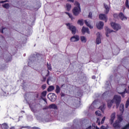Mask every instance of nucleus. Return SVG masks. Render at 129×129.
I'll return each mask as SVG.
<instances>
[{"label":"nucleus","mask_w":129,"mask_h":129,"mask_svg":"<svg viewBox=\"0 0 129 129\" xmlns=\"http://www.w3.org/2000/svg\"><path fill=\"white\" fill-rule=\"evenodd\" d=\"M60 96H61V97H64V96H65V94L61 93Z\"/></svg>","instance_id":"a18cd8bd"},{"label":"nucleus","mask_w":129,"mask_h":129,"mask_svg":"<svg viewBox=\"0 0 129 129\" xmlns=\"http://www.w3.org/2000/svg\"><path fill=\"white\" fill-rule=\"evenodd\" d=\"M47 68L48 70H51L52 68L51 67V65L47 63Z\"/></svg>","instance_id":"ea45409f"},{"label":"nucleus","mask_w":129,"mask_h":129,"mask_svg":"<svg viewBox=\"0 0 129 129\" xmlns=\"http://www.w3.org/2000/svg\"><path fill=\"white\" fill-rule=\"evenodd\" d=\"M88 18H92V13L91 12L89 13Z\"/></svg>","instance_id":"79ce46f5"},{"label":"nucleus","mask_w":129,"mask_h":129,"mask_svg":"<svg viewBox=\"0 0 129 129\" xmlns=\"http://www.w3.org/2000/svg\"><path fill=\"white\" fill-rule=\"evenodd\" d=\"M105 120V117H103V118L102 119V120L101 121V124H102L104 122Z\"/></svg>","instance_id":"a19ab883"},{"label":"nucleus","mask_w":129,"mask_h":129,"mask_svg":"<svg viewBox=\"0 0 129 129\" xmlns=\"http://www.w3.org/2000/svg\"><path fill=\"white\" fill-rule=\"evenodd\" d=\"M48 75H48V74H47V75H46V76H48Z\"/></svg>","instance_id":"13d9d810"},{"label":"nucleus","mask_w":129,"mask_h":129,"mask_svg":"<svg viewBox=\"0 0 129 129\" xmlns=\"http://www.w3.org/2000/svg\"><path fill=\"white\" fill-rule=\"evenodd\" d=\"M105 31L106 32V37H109V35H108V34H110V33H111L112 32H113V31L111 30L107 27H105Z\"/></svg>","instance_id":"dca6fc26"},{"label":"nucleus","mask_w":129,"mask_h":129,"mask_svg":"<svg viewBox=\"0 0 129 129\" xmlns=\"http://www.w3.org/2000/svg\"><path fill=\"white\" fill-rule=\"evenodd\" d=\"M114 118H115V112L112 113L111 115V118L110 119V122L111 124H112V123H113Z\"/></svg>","instance_id":"ddd939ff"},{"label":"nucleus","mask_w":129,"mask_h":129,"mask_svg":"<svg viewBox=\"0 0 129 129\" xmlns=\"http://www.w3.org/2000/svg\"><path fill=\"white\" fill-rule=\"evenodd\" d=\"M116 17H117V14H114V17L116 18Z\"/></svg>","instance_id":"5fc2aeb1"},{"label":"nucleus","mask_w":129,"mask_h":129,"mask_svg":"<svg viewBox=\"0 0 129 129\" xmlns=\"http://www.w3.org/2000/svg\"><path fill=\"white\" fill-rule=\"evenodd\" d=\"M108 126H107L106 127H105V126L104 125H102L101 126L100 128L97 127V126H96V129H108Z\"/></svg>","instance_id":"c85d7f7f"},{"label":"nucleus","mask_w":129,"mask_h":129,"mask_svg":"<svg viewBox=\"0 0 129 129\" xmlns=\"http://www.w3.org/2000/svg\"><path fill=\"white\" fill-rule=\"evenodd\" d=\"M75 7L74 9L73 10V13L74 16H78L80 12H81V9H80V4L78 2H75Z\"/></svg>","instance_id":"7ed1b4c3"},{"label":"nucleus","mask_w":129,"mask_h":129,"mask_svg":"<svg viewBox=\"0 0 129 129\" xmlns=\"http://www.w3.org/2000/svg\"><path fill=\"white\" fill-rule=\"evenodd\" d=\"M99 109L101 110L103 113H104V110L105 109V104L103 103L102 105L99 107Z\"/></svg>","instance_id":"f3484780"},{"label":"nucleus","mask_w":129,"mask_h":129,"mask_svg":"<svg viewBox=\"0 0 129 129\" xmlns=\"http://www.w3.org/2000/svg\"><path fill=\"white\" fill-rule=\"evenodd\" d=\"M119 17L120 19V20H121L122 21H126L127 18L125 16H124V15H123V14L122 13H121L119 14Z\"/></svg>","instance_id":"2eb2a0df"},{"label":"nucleus","mask_w":129,"mask_h":129,"mask_svg":"<svg viewBox=\"0 0 129 129\" xmlns=\"http://www.w3.org/2000/svg\"><path fill=\"white\" fill-rule=\"evenodd\" d=\"M99 19L100 20H102V21H105V22L107 21V17L104 14H100Z\"/></svg>","instance_id":"f8f14e48"},{"label":"nucleus","mask_w":129,"mask_h":129,"mask_svg":"<svg viewBox=\"0 0 129 129\" xmlns=\"http://www.w3.org/2000/svg\"><path fill=\"white\" fill-rule=\"evenodd\" d=\"M66 8H67V11H68L69 12V11H70V10H71V8H72V6L69 4H67Z\"/></svg>","instance_id":"bb28decb"},{"label":"nucleus","mask_w":129,"mask_h":129,"mask_svg":"<svg viewBox=\"0 0 129 129\" xmlns=\"http://www.w3.org/2000/svg\"><path fill=\"white\" fill-rule=\"evenodd\" d=\"M85 23L86 26H87V27H89L90 29H93V26L90 25V23H89V22H88L87 20H85Z\"/></svg>","instance_id":"a211bd4d"},{"label":"nucleus","mask_w":129,"mask_h":129,"mask_svg":"<svg viewBox=\"0 0 129 129\" xmlns=\"http://www.w3.org/2000/svg\"><path fill=\"white\" fill-rule=\"evenodd\" d=\"M78 24L80 25V26H83V20H78Z\"/></svg>","instance_id":"2f4dec72"},{"label":"nucleus","mask_w":129,"mask_h":129,"mask_svg":"<svg viewBox=\"0 0 129 129\" xmlns=\"http://www.w3.org/2000/svg\"><path fill=\"white\" fill-rule=\"evenodd\" d=\"M66 25L68 27H69L68 28L69 30L72 31V33L73 35H75V34H76V27L71 24H70L69 23L67 24Z\"/></svg>","instance_id":"0eeeda50"},{"label":"nucleus","mask_w":129,"mask_h":129,"mask_svg":"<svg viewBox=\"0 0 129 129\" xmlns=\"http://www.w3.org/2000/svg\"><path fill=\"white\" fill-rule=\"evenodd\" d=\"M97 123L98 124V125H100V119H99V118H97Z\"/></svg>","instance_id":"e433bc0d"},{"label":"nucleus","mask_w":129,"mask_h":129,"mask_svg":"<svg viewBox=\"0 0 129 129\" xmlns=\"http://www.w3.org/2000/svg\"><path fill=\"white\" fill-rule=\"evenodd\" d=\"M42 81H43V82L46 81V78L43 77V80H42Z\"/></svg>","instance_id":"de8ad7c7"},{"label":"nucleus","mask_w":129,"mask_h":129,"mask_svg":"<svg viewBox=\"0 0 129 129\" xmlns=\"http://www.w3.org/2000/svg\"><path fill=\"white\" fill-rule=\"evenodd\" d=\"M119 53V49L118 48H116L115 50H113V55H118V53Z\"/></svg>","instance_id":"5701e85b"},{"label":"nucleus","mask_w":129,"mask_h":129,"mask_svg":"<svg viewBox=\"0 0 129 129\" xmlns=\"http://www.w3.org/2000/svg\"><path fill=\"white\" fill-rule=\"evenodd\" d=\"M54 89H55V87H54L53 86H49L47 89V91L48 92H51V91H53Z\"/></svg>","instance_id":"412c9836"},{"label":"nucleus","mask_w":129,"mask_h":129,"mask_svg":"<svg viewBox=\"0 0 129 129\" xmlns=\"http://www.w3.org/2000/svg\"><path fill=\"white\" fill-rule=\"evenodd\" d=\"M95 114L97 116H101V112L99 110L96 111L95 112Z\"/></svg>","instance_id":"c756f323"},{"label":"nucleus","mask_w":129,"mask_h":129,"mask_svg":"<svg viewBox=\"0 0 129 129\" xmlns=\"http://www.w3.org/2000/svg\"><path fill=\"white\" fill-rule=\"evenodd\" d=\"M92 79H95V76H93V77H92Z\"/></svg>","instance_id":"6e6d98bb"},{"label":"nucleus","mask_w":129,"mask_h":129,"mask_svg":"<svg viewBox=\"0 0 129 129\" xmlns=\"http://www.w3.org/2000/svg\"><path fill=\"white\" fill-rule=\"evenodd\" d=\"M3 129H9V125L7 123H4L2 125Z\"/></svg>","instance_id":"a878e982"},{"label":"nucleus","mask_w":129,"mask_h":129,"mask_svg":"<svg viewBox=\"0 0 129 129\" xmlns=\"http://www.w3.org/2000/svg\"><path fill=\"white\" fill-rule=\"evenodd\" d=\"M47 97L49 100L52 102L56 101V99H57V96L54 93H49Z\"/></svg>","instance_id":"423d86ee"},{"label":"nucleus","mask_w":129,"mask_h":129,"mask_svg":"<svg viewBox=\"0 0 129 129\" xmlns=\"http://www.w3.org/2000/svg\"><path fill=\"white\" fill-rule=\"evenodd\" d=\"M120 102H121V97L119 95H115L111 100L108 101V108H111V106H112V104L115 103L116 108H118Z\"/></svg>","instance_id":"f257e3e1"},{"label":"nucleus","mask_w":129,"mask_h":129,"mask_svg":"<svg viewBox=\"0 0 129 129\" xmlns=\"http://www.w3.org/2000/svg\"><path fill=\"white\" fill-rule=\"evenodd\" d=\"M37 60L36 59V57H31L30 58V60H31L30 61H29L28 62V66H30L31 64H34V63H40V61H41V59H42V57H41V55H37ZM39 58V59H38Z\"/></svg>","instance_id":"20e7f679"},{"label":"nucleus","mask_w":129,"mask_h":129,"mask_svg":"<svg viewBox=\"0 0 129 129\" xmlns=\"http://www.w3.org/2000/svg\"><path fill=\"white\" fill-rule=\"evenodd\" d=\"M31 109L32 111H34V109H33V108H31Z\"/></svg>","instance_id":"4d7b16f0"},{"label":"nucleus","mask_w":129,"mask_h":129,"mask_svg":"<svg viewBox=\"0 0 129 129\" xmlns=\"http://www.w3.org/2000/svg\"><path fill=\"white\" fill-rule=\"evenodd\" d=\"M128 105H129L128 104H125V107H126V108H127V107H128Z\"/></svg>","instance_id":"864d4df0"},{"label":"nucleus","mask_w":129,"mask_h":129,"mask_svg":"<svg viewBox=\"0 0 129 129\" xmlns=\"http://www.w3.org/2000/svg\"><path fill=\"white\" fill-rule=\"evenodd\" d=\"M81 41L83 43H86V38L85 36H81Z\"/></svg>","instance_id":"cd10ccee"},{"label":"nucleus","mask_w":129,"mask_h":129,"mask_svg":"<svg viewBox=\"0 0 129 129\" xmlns=\"http://www.w3.org/2000/svg\"><path fill=\"white\" fill-rule=\"evenodd\" d=\"M82 32L83 33V34H85V33H87V34H90L89 29H88V28H85L84 27H83L82 29Z\"/></svg>","instance_id":"4468645a"},{"label":"nucleus","mask_w":129,"mask_h":129,"mask_svg":"<svg viewBox=\"0 0 129 129\" xmlns=\"http://www.w3.org/2000/svg\"><path fill=\"white\" fill-rule=\"evenodd\" d=\"M92 127L91 126H88V127L85 128V129H92Z\"/></svg>","instance_id":"c03bdc74"},{"label":"nucleus","mask_w":129,"mask_h":129,"mask_svg":"<svg viewBox=\"0 0 129 129\" xmlns=\"http://www.w3.org/2000/svg\"><path fill=\"white\" fill-rule=\"evenodd\" d=\"M104 8L105 9V13L106 14H108L109 12V7L108 6H107L106 4H104Z\"/></svg>","instance_id":"aec40b11"},{"label":"nucleus","mask_w":129,"mask_h":129,"mask_svg":"<svg viewBox=\"0 0 129 129\" xmlns=\"http://www.w3.org/2000/svg\"><path fill=\"white\" fill-rule=\"evenodd\" d=\"M66 14H67V15H68L69 17V18H70V19H71V20H73V16H72V15L70 13H68V12H66Z\"/></svg>","instance_id":"7c9ffc66"},{"label":"nucleus","mask_w":129,"mask_h":129,"mask_svg":"<svg viewBox=\"0 0 129 129\" xmlns=\"http://www.w3.org/2000/svg\"><path fill=\"white\" fill-rule=\"evenodd\" d=\"M126 104H129V98H128L127 100L126 101Z\"/></svg>","instance_id":"8fccbe9b"},{"label":"nucleus","mask_w":129,"mask_h":129,"mask_svg":"<svg viewBox=\"0 0 129 129\" xmlns=\"http://www.w3.org/2000/svg\"><path fill=\"white\" fill-rule=\"evenodd\" d=\"M93 62H94V63H98L99 61H98V59H97V58H95L93 59Z\"/></svg>","instance_id":"c9c22d12"},{"label":"nucleus","mask_w":129,"mask_h":129,"mask_svg":"<svg viewBox=\"0 0 129 129\" xmlns=\"http://www.w3.org/2000/svg\"><path fill=\"white\" fill-rule=\"evenodd\" d=\"M119 110L120 112V114L119 115H117L118 119L119 121H121L122 120V114L123 113V111H124V105L123 104H121L119 106Z\"/></svg>","instance_id":"39448f33"},{"label":"nucleus","mask_w":129,"mask_h":129,"mask_svg":"<svg viewBox=\"0 0 129 129\" xmlns=\"http://www.w3.org/2000/svg\"><path fill=\"white\" fill-rule=\"evenodd\" d=\"M93 127H94V128L93 129H96V127H95V124H93Z\"/></svg>","instance_id":"3c124183"},{"label":"nucleus","mask_w":129,"mask_h":129,"mask_svg":"<svg viewBox=\"0 0 129 129\" xmlns=\"http://www.w3.org/2000/svg\"><path fill=\"white\" fill-rule=\"evenodd\" d=\"M42 88L43 89H46V85H43L42 86Z\"/></svg>","instance_id":"49530a36"},{"label":"nucleus","mask_w":129,"mask_h":129,"mask_svg":"<svg viewBox=\"0 0 129 129\" xmlns=\"http://www.w3.org/2000/svg\"><path fill=\"white\" fill-rule=\"evenodd\" d=\"M103 26H104V23H103V22L101 21L97 22L96 24V27L99 30H101L102 29H103Z\"/></svg>","instance_id":"1a4fd4ad"},{"label":"nucleus","mask_w":129,"mask_h":129,"mask_svg":"<svg viewBox=\"0 0 129 129\" xmlns=\"http://www.w3.org/2000/svg\"><path fill=\"white\" fill-rule=\"evenodd\" d=\"M111 26L112 28L116 31H118V30H120V29H121V27L119 26V24H117L115 23H111Z\"/></svg>","instance_id":"6e6552de"},{"label":"nucleus","mask_w":129,"mask_h":129,"mask_svg":"<svg viewBox=\"0 0 129 129\" xmlns=\"http://www.w3.org/2000/svg\"><path fill=\"white\" fill-rule=\"evenodd\" d=\"M43 100L44 101H45V102H46V103H47V99L46 98H43Z\"/></svg>","instance_id":"09e8293b"},{"label":"nucleus","mask_w":129,"mask_h":129,"mask_svg":"<svg viewBox=\"0 0 129 129\" xmlns=\"http://www.w3.org/2000/svg\"><path fill=\"white\" fill-rule=\"evenodd\" d=\"M5 30H7V28L2 27V29H0L1 33L4 34V31H5Z\"/></svg>","instance_id":"4c0bfd02"},{"label":"nucleus","mask_w":129,"mask_h":129,"mask_svg":"<svg viewBox=\"0 0 129 129\" xmlns=\"http://www.w3.org/2000/svg\"><path fill=\"white\" fill-rule=\"evenodd\" d=\"M96 35H97L96 44L97 45H99V44H101V38H100V33L97 32Z\"/></svg>","instance_id":"9d476101"},{"label":"nucleus","mask_w":129,"mask_h":129,"mask_svg":"<svg viewBox=\"0 0 129 129\" xmlns=\"http://www.w3.org/2000/svg\"><path fill=\"white\" fill-rule=\"evenodd\" d=\"M71 42H77L79 41V36L75 35L71 38Z\"/></svg>","instance_id":"9b49d317"},{"label":"nucleus","mask_w":129,"mask_h":129,"mask_svg":"<svg viewBox=\"0 0 129 129\" xmlns=\"http://www.w3.org/2000/svg\"><path fill=\"white\" fill-rule=\"evenodd\" d=\"M93 103H94V102H93Z\"/></svg>","instance_id":"bf43d9fd"},{"label":"nucleus","mask_w":129,"mask_h":129,"mask_svg":"<svg viewBox=\"0 0 129 129\" xmlns=\"http://www.w3.org/2000/svg\"><path fill=\"white\" fill-rule=\"evenodd\" d=\"M68 2H71V3H74V0H68Z\"/></svg>","instance_id":"603ef678"},{"label":"nucleus","mask_w":129,"mask_h":129,"mask_svg":"<svg viewBox=\"0 0 129 129\" xmlns=\"http://www.w3.org/2000/svg\"><path fill=\"white\" fill-rule=\"evenodd\" d=\"M49 108H50L49 106H45L43 108V109L45 110V109H49Z\"/></svg>","instance_id":"37998d69"},{"label":"nucleus","mask_w":129,"mask_h":129,"mask_svg":"<svg viewBox=\"0 0 129 129\" xmlns=\"http://www.w3.org/2000/svg\"><path fill=\"white\" fill-rule=\"evenodd\" d=\"M3 8L6 9L7 10L10 9V4L9 3L5 4L2 5Z\"/></svg>","instance_id":"4be33fe9"},{"label":"nucleus","mask_w":129,"mask_h":129,"mask_svg":"<svg viewBox=\"0 0 129 129\" xmlns=\"http://www.w3.org/2000/svg\"><path fill=\"white\" fill-rule=\"evenodd\" d=\"M41 95H42V96H43V97H45V96H46V95H47V91H44L42 92Z\"/></svg>","instance_id":"473e14b6"},{"label":"nucleus","mask_w":129,"mask_h":129,"mask_svg":"<svg viewBox=\"0 0 129 129\" xmlns=\"http://www.w3.org/2000/svg\"><path fill=\"white\" fill-rule=\"evenodd\" d=\"M49 108L52 109H57V105L52 104L49 105Z\"/></svg>","instance_id":"393cba45"},{"label":"nucleus","mask_w":129,"mask_h":129,"mask_svg":"<svg viewBox=\"0 0 129 129\" xmlns=\"http://www.w3.org/2000/svg\"><path fill=\"white\" fill-rule=\"evenodd\" d=\"M60 91H61V88L58 85H56L55 89V93L58 94L60 93Z\"/></svg>","instance_id":"6ab92c4d"},{"label":"nucleus","mask_w":129,"mask_h":129,"mask_svg":"<svg viewBox=\"0 0 129 129\" xmlns=\"http://www.w3.org/2000/svg\"><path fill=\"white\" fill-rule=\"evenodd\" d=\"M125 7H127V9H129L128 0H126Z\"/></svg>","instance_id":"f704fd0d"},{"label":"nucleus","mask_w":129,"mask_h":129,"mask_svg":"<svg viewBox=\"0 0 129 129\" xmlns=\"http://www.w3.org/2000/svg\"><path fill=\"white\" fill-rule=\"evenodd\" d=\"M113 126L115 128H118L119 127V124L118 123V122H115L113 124Z\"/></svg>","instance_id":"b1692460"},{"label":"nucleus","mask_w":129,"mask_h":129,"mask_svg":"<svg viewBox=\"0 0 129 129\" xmlns=\"http://www.w3.org/2000/svg\"><path fill=\"white\" fill-rule=\"evenodd\" d=\"M108 93H109V91H106L103 94V96H106V95H108Z\"/></svg>","instance_id":"58836bf2"},{"label":"nucleus","mask_w":129,"mask_h":129,"mask_svg":"<svg viewBox=\"0 0 129 129\" xmlns=\"http://www.w3.org/2000/svg\"><path fill=\"white\" fill-rule=\"evenodd\" d=\"M52 80V77H49L47 80V84H48V85H50V84H49V81H51Z\"/></svg>","instance_id":"72a5a7b5"},{"label":"nucleus","mask_w":129,"mask_h":129,"mask_svg":"<svg viewBox=\"0 0 129 129\" xmlns=\"http://www.w3.org/2000/svg\"><path fill=\"white\" fill-rule=\"evenodd\" d=\"M116 90L119 93V94H121L122 97H124V95L125 93H128L126 91V84H121L118 87H117Z\"/></svg>","instance_id":"f03ea898"}]
</instances>
